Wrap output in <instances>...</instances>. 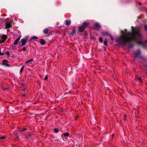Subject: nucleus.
Instances as JSON below:
<instances>
[{
	"mask_svg": "<svg viewBox=\"0 0 147 147\" xmlns=\"http://www.w3.org/2000/svg\"><path fill=\"white\" fill-rule=\"evenodd\" d=\"M103 41V39L102 37H100L99 38V41L101 43H102Z\"/></svg>",
	"mask_w": 147,
	"mask_h": 147,
	"instance_id": "obj_24",
	"label": "nucleus"
},
{
	"mask_svg": "<svg viewBox=\"0 0 147 147\" xmlns=\"http://www.w3.org/2000/svg\"><path fill=\"white\" fill-rule=\"evenodd\" d=\"M54 132L55 133H57L58 132H59V130L58 129L56 128H55L54 129Z\"/></svg>",
	"mask_w": 147,
	"mask_h": 147,
	"instance_id": "obj_16",
	"label": "nucleus"
},
{
	"mask_svg": "<svg viewBox=\"0 0 147 147\" xmlns=\"http://www.w3.org/2000/svg\"><path fill=\"white\" fill-rule=\"evenodd\" d=\"M131 28L132 30L131 31L128 32L126 29H125V32L124 31H122L121 32V34L116 39V42L120 45L123 46H125L126 44H128L129 45L128 48H131L133 47L134 44L131 43V42H136L143 48H146L147 40L145 42L137 41L138 39L142 38L140 28L137 27L134 28L133 26H132Z\"/></svg>",
	"mask_w": 147,
	"mask_h": 147,
	"instance_id": "obj_1",
	"label": "nucleus"
},
{
	"mask_svg": "<svg viewBox=\"0 0 147 147\" xmlns=\"http://www.w3.org/2000/svg\"><path fill=\"white\" fill-rule=\"evenodd\" d=\"M58 140H55V141H58Z\"/></svg>",
	"mask_w": 147,
	"mask_h": 147,
	"instance_id": "obj_38",
	"label": "nucleus"
},
{
	"mask_svg": "<svg viewBox=\"0 0 147 147\" xmlns=\"http://www.w3.org/2000/svg\"><path fill=\"white\" fill-rule=\"evenodd\" d=\"M40 43L42 45H43L45 44L46 41L43 39L40 40Z\"/></svg>",
	"mask_w": 147,
	"mask_h": 147,
	"instance_id": "obj_9",
	"label": "nucleus"
},
{
	"mask_svg": "<svg viewBox=\"0 0 147 147\" xmlns=\"http://www.w3.org/2000/svg\"><path fill=\"white\" fill-rule=\"evenodd\" d=\"M141 51L140 49H138L137 51L134 53V56L135 57H139L140 55L141 54Z\"/></svg>",
	"mask_w": 147,
	"mask_h": 147,
	"instance_id": "obj_4",
	"label": "nucleus"
},
{
	"mask_svg": "<svg viewBox=\"0 0 147 147\" xmlns=\"http://www.w3.org/2000/svg\"><path fill=\"white\" fill-rule=\"evenodd\" d=\"M6 90H7L8 89H7V88H6Z\"/></svg>",
	"mask_w": 147,
	"mask_h": 147,
	"instance_id": "obj_42",
	"label": "nucleus"
},
{
	"mask_svg": "<svg viewBox=\"0 0 147 147\" xmlns=\"http://www.w3.org/2000/svg\"><path fill=\"white\" fill-rule=\"evenodd\" d=\"M26 128H24L23 129H21L20 130V132L24 131H26Z\"/></svg>",
	"mask_w": 147,
	"mask_h": 147,
	"instance_id": "obj_25",
	"label": "nucleus"
},
{
	"mask_svg": "<svg viewBox=\"0 0 147 147\" xmlns=\"http://www.w3.org/2000/svg\"><path fill=\"white\" fill-rule=\"evenodd\" d=\"M5 138V136H3L0 138V139H2L3 140Z\"/></svg>",
	"mask_w": 147,
	"mask_h": 147,
	"instance_id": "obj_27",
	"label": "nucleus"
},
{
	"mask_svg": "<svg viewBox=\"0 0 147 147\" xmlns=\"http://www.w3.org/2000/svg\"><path fill=\"white\" fill-rule=\"evenodd\" d=\"M63 135L64 136H68L69 135V133L67 132H65L63 134Z\"/></svg>",
	"mask_w": 147,
	"mask_h": 147,
	"instance_id": "obj_19",
	"label": "nucleus"
},
{
	"mask_svg": "<svg viewBox=\"0 0 147 147\" xmlns=\"http://www.w3.org/2000/svg\"><path fill=\"white\" fill-rule=\"evenodd\" d=\"M15 138L16 140L18 138V134H16L14 135Z\"/></svg>",
	"mask_w": 147,
	"mask_h": 147,
	"instance_id": "obj_20",
	"label": "nucleus"
},
{
	"mask_svg": "<svg viewBox=\"0 0 147 147\" xmlns=\"http://www.w3.org/2000/svg\"><path fill=\"white\" fill-rule=\"evenodd\" d=\"M1 38L3 39V40H0V42L3 43L5 41V40L7 38V37L6 35L3 34L2 35Z\"/></svg>",
	"mask_w": 147,
	"mask_h": 147,
	"instance_id": "obj_7",
	"label": "nucleus"
},
{
	"mask_svg": "<svg viewBox=\"0 0 147 147\" xmlns=\"http://www.w3.org/2000/svg\"><path fill=\"white\" fill-rule=\"evenodd\" d=\"M104 50H106V48L105 47H104Z\"/></svg>",
	"mask_w": 147,
	"mask_h": 147,
	"instance_id": "obj_34",
	"label": "nucleus"
},
{
	"mask_svg": "<svg viewBox=\"0 0 147 147\" xmlns=\"http://www.w3.org/2000/svg\"><path fill=\"white\" fill-rule=\"evenodd\" d=\"M38 39V38L36 36H33L32 37L30 40H35Z\"/></svg>",
	"mask_w": 147,
	"mask_h": 147,
	"instance_id": "obj_12",
	"label": "nucleus"
},
{
	"mask_svg": "<svg viewBox=\"0 0 147 147\" xmlns=\"http://www.w3.org/2000/svg\"><path fill=\"white\" fill-rule=\"evenodd\" d=\"M20 37L18 38L16 40H15L14 44L15 45H17L18 41L20 40Z\"/></svg>",
	"mask_w": 147,
	"mask_h": 147,
	"instance_id": "obj_10",
	"label": "nucleus"
},
{
	"mask_svg": "<svg viewBox=\"0 0 147 147\" xmlns=\"http://www.w3.org/2000/svg\"><path fill=\"white\" fill-rule=\"evenodd\" d=\"M89 25L88 23L86 22H84L82 26L78 27L79 31L81 32H83L85 29L88 27Z\"/></svg>",
	"mask_w": 147,
	"mask_h": 147,
	"instance_id": "obj_2",
	"label": "nucleus"
},
{
	"mask_svg": "<svg viewBox=\"0 0 147 147\" xmlns=\"http://www.w3.org/2000/svg\"><path fill=\"white\" fill-rule=\"evenodd\" d=\"M11 23H9L7 22L6 23V28H8L11 27Z\"/></svg>",
	"mask_w": 147,
	"mask_h": 147,
	"instance_id": "obj_8",
	"label": "nucleus"
},
{
	"mask_svg": "<svg viewBox=\"0 0 147 147\" xmlns=\"http://www.w3.org/2000/svg\"><path fill=\"white\" fill-rule=\"evenodd\" d=\"M33 60V59H30V60L26 61V64H28V63H30Z\"/></svg>",
	"mask_w": 147,
	"mask_h": 147,
	"instance_id": "obj_18",
	"label": "nucleus"
},
{
	"mask_svg": "<svg viewBox=\"0 0 147 147\" xmlns=\"http://www.w3.org/2000/svg\"><path fill=\"white\" fill-rule=\"evenodd\" d=\"M126 117V115H125L124 116V117L125 118Z\"/></svg>",
	"mask_w": 147,
	"mask_h": 147,
	"instance_id": "obj_36",
	"label": "nucleus"
},
{
	"mask_svg": "<svg viewBox=\"0 0 147 147\" xmlns=\"http://www.w3.org/2000/svg\"><path fill=\"white\" fill-rule=\"evenodd\" d=\"M109 35L110 36L111 38V40H113V36H112L111 35V34H109Z\"/></svg>",
	"mask_w": 147,
	"mask_h": 147,
	"instance_id": "obj_30",
	"label": "nucleus"
},
{
	"mask_svg": "<svg viewBox=\"0 0 147 147\" xmlns=\"http://www.w3.org/2000/svg\"><path fill=\"white\" fill-rule=\"evenodd\" d=\"M85 35H86H86H87L86 34H86H85Z\"/></svg>",
	"mask_w": 147,
	"mask_h": 147,
	"instance_id": "obj_40",
	"label": "nucleus"
},
{
	"mask_svg": "<svg viewBox=\"0 0 147 147\" xmlns=\"http://www.w3.org/2000/svg\"><path fill=\"white\" fill-rule=\"evenodd\" d=\"M5 54H6L8 57H9V52L8 51H7L5 53Z\"/></svg>",
	"mask_w": 147,
	"mask_h": 147,
	"instance_id": "obj_23",
	"label": "nucleus"
},
{
	"mask_svg": "<svg viewBox=\"0 0 147 147\" xmlns=\"http://www.w3.org/2000/svg\"><path fill=\"white\" fill-rule=\"evenodd\" d=\"M144 28L146 30H147V25H145L144 26Z\"/></svg>",
	"mask_w": 147,
	"mask_h": 147,
	"instance_id": "obj_28",
	"label": "nucleus"
},
{
	"mask_svg": "<svg viewBox=\"0 0 147 147\" xmlns=\"http://www.w3.org/2000/svg\"><path fill=\"white\" fill-rule=\"evenodd\" d=\"M25 88L24 87L22 89H21L22 91H24L25 90Z\"/></svg>",
	"mask_w": 147,
	"mask_h": 147,
	"instance_id": "obj_32",
	"label": "nucleus"
},
{
	"mask_svg": "<svg viewBox=\"0 0 147 147\" xmlns=\"http://www.w3.org/2000/svg\"><path fill=\"white\" fill-rule=\"evenodd\" d=\"M24 66H23L20 69V73H21V72H22V71H23V69H24Z\"/></svg>",
	"mask_w": 147,
	"mask_h": 147,
	"instance_id": "obj_21",
	"label": "nucleus"
},
{
	"mask_svg": "<svg viewBox=\"0 0 147 147\" xmlns=\"http://www.w3.org/2000/svg\"><path fill=\"white\" fill-rule=\"evenodd\" d=\"M28 39V38L27 37H26L25 38L21 39V40L19 42V43H20L21 42V45L22 46H24L26 43Z\"/></svg>",
	"mask_w": 147,
	"mask_h": 147,
	"instance_id": "obj_3",
	"label": "nucleus"
},
{
	"mask_svg": "<svg viewBox=\"0 0 147 147\" xmlns=\"http://www.w3.org/2000/svg\"><path fill=\"white\" fill-rule=\"evenodd\" d=\"M108 43V41L107 38L105 39V41L104 42V45L105 46L107 45Z\"/></svg>",
	"mask_w": 147,
	"mask_h": 147,
	"instance_id": "obj_15",
	"label": "nucleus"
},
{
	"mask_svg": "<svg viewBox=\"0 0 147 147\" xmlns=\"http://www.w3.org/2000/svg\"><path fill=\"white\" fill-rule=\"evenodd\" d=\"M93 38L94 39L95 38L94 37Z\"/></svg>",
	"mask_w": 147,
	"mask_h": 147,
	"instance_id": "obj_39",
	"label": "nucleus"
},
{
	"mask_svg": "<svg viewBox=\"0 0 147 147\" xmlns=\"http://www.w3.org/2000/svg\"><path fill=\"white\" fill-rule=\"evenodd\" d=\"M48 76L46 75L45 76V78H44V80H47L48 79Z\"/></svg>",
	"mask_w": 147,
	"mask_h": 147,
	"instance_id": "obj_29",
	"label": "nucleus"
},
{
	"mask_svg": "<svg viewBox=\"0 0 147 147\" xmlns=\"http://www.w3.org/2000/svg\"><path fill=\"white\" fill-rule=\"evenodd\" d=\"M102 34L103 35V36H106V35H107V34H109L107 32H102Z\"/></svg>",
	"mask_w": 147,
	"mask_h": 147,
	"instance_id": "obj_17",
	"label": "nucleus"
},
{
	"mask_svg": "<svg viewBox=\"0 0 147 147\" xmlns=\"http://www.w3.org/2000/svg\"><path fill=\"white\" fill-rule=\"evenodd\" d=\"M8 62V61L6 59H3L2 61V63L1 65H5L7 67L10 66L7 63Z\"/></svg>",
	"mask_w": 147,
	"mask_h": 147,
	"instance_id": "obj_5",
	"label": "nucleus"
},
{
	"mask_svg": "<svg viewBox=\"0 0 147 147\" xmlns=\"http://www.w3.org/2000/svg\"><path fill=\"white\" fill-rule=\"evenodd\" d=\"M75 34V30H73V31L71 32V35H73Z\"/></svg>",
	"mask_w": 147,
	"mask_h": 147,
	"instance_id": "obj_22",
	"label": "nucleus"
},
{
	"mask_svg": "<svg viewBox=\"0 0 147 147\" xmlns=\"http://www.w3.org/2000/svg\"><path fill=\"white\" fill-rule=\"evenodd\" d=\"M4 54H5L4 53H0V55H4Z\"/></svg>",
	"mask_w": 147,
	"mask_h": 147,
	"instance_id": "obj_33",
	"label": "nucleus"
},
{
	"mask_svg": "<svg viewBox=\"0 0 147 147\" xmlns=\"http://www.w3.org/2000/svg\"><path fill=\"white\" fill-rule=\"evenodd\" d=\"M26 48L25 47H24L23 49L22 50L23 51H25L26 50Z\"/></svg>",
	"mask_w": 147,
	"mask_h": 147,
	"instance_id": "obj_31",
	"label": "nucleus"
},
{
	"mask_svg": "<svg viewBox=\"0 0 147 147\" xmlns=\"http://www.w3.org/2000/svg\"><path fill=\"white\" fill-rule=\"evenodd\" d=\"M139 4H140H140H141V3H140Z\"/></svg>",
	"mask_w": 147,
	"mask_h": 147,
	"instance_id": "obj_41",
	"label": "nucleus"
},
{
	"mask_svg": "<svg viewBox=\"0 0 147 147\" xmlns=\"http://www.w3.org/2000/svg\"><path fill=\"white\" fill-rule=\"evenodd\" d=\"M113 134H112V137H113Z\"/></svg>",
	"mask_w": 147,
	"mask_h": 147,
	"instance_id": "obj_37",
	"label": "nucleus"
},
{
	"mask_svg": "<svg viewBox=\"0 0 147 147\" xmlns=\"http://www.w3.org/2000/svg\"><path fill=\"white\" fill-rule=\"evenodd\" d=\"M23 95L24 96H26V95L25 94H23Z\"/></svg>",
	"mask_w": 147,
	"mask_h": 147,
	"instance_id": "obj_35",
	"label": "nucleus"
},
{
	"mask_svg": "<svg viewBox=\"0 0 147 147\" xmlns=\"http://www.w3.org/2000/svg\"><path fill=\"white\" fill-rule=\"evenodd\" d=\"M136 80H138L139 81L141 82V79L140 78H136Z\"/></svg>",
	"mask_w": 147,
	"mask_h": 147,
	"instance_id": "obj_26",
	"label": "nucleus"
},
{
	"mask_svg": "<svg viewBox=\"0 0 147 147\" xmlns=\"http://www.w3.org/2000/svg\"><path fill=\"white\" fill-rule=\"evenodd\" d=\"M32 133H30L28 135H26V137L27 139H29L31 137L32 135Z\"/></svg>",
	"mask_w": 147,
	"mask_h": 147,
	"instance_id": "obj_13",
	"label": "nucleus"
},
{
	"mask_svg": "<svg viewBox=\"0 0 147 147\" xmlns=\"http://www.w3.org/2000/svg\"><path fill=\"white\" fill-rule=\"evenodd\" d=\"M49 30L47 28H45L43 30V33L45 34H47L48 33Z\"/></svg>",
	"mask_w": 147,
	"mask_h": 147,
	"instance_id": "obj_11",
	"label": "nucleus"
},
{
	"mask_svg": "<svg viewBox=\"0 0 147 147\" xmlns=\"http://www.w3.org/2000/svg\"><path fill=\"white\" fill-rule=\"evenodd\" d=\"M94 28L95 30H98L101 28L100 25L98 23H96L94 24Z\"/></svg>",
	"mask_w": 147,
	"mask_h": 147,
	"instance_id": "obj_6",
	"label": "nucleus"
},
{
	"mask_svg": "<svg viewBox=\"0 0 147 147\" xmlns=\"http://www.w3.org/2000/svg\"><path fill=\"white\" fill-rule=\"evenodd\" d=\"M71 22L69 20H67L65 21V24L66 25L68 26L71 24Z\"/></svg>",
	"mask_w": 147,
	"mask_h": 147,
	"instance_id": "obj_14",
	"label": "nucleus"
}]
</instances>
